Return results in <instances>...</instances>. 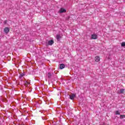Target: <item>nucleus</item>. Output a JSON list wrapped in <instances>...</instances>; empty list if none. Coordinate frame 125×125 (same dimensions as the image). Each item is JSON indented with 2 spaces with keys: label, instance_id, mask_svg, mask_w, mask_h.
<instances>
[{
  "label": "nucleus",
  "instance_id": "1",
  "mask_svg": "<svg viewBox=\"0 0 125 125\" xmlns=\"http://www.w3.org/2000/svg\"><path fill=\"white\" fill-rule=\"evenodd\" d=\"M66 9H64V8H61L59 12V13H65L66 12Z\"/></svg>",
  "mask_w": 125,
  "mask_h": 125
},
{
  "label": "nucleus",
  "instance_id": "2",
  "mask_svg": "<svg viewBox=\"0 0 125 125\" xmlns=\"http://www.w3.org/2000/svg\"><path fill=\"white\" fill-rule=\"evenodd\" d=\"M9 31H10V29H9V28L8 27H5L4 29V33H5V34H8V33H9Z\"/></svg>",
  "mask_w": 125,
  "mask_h": 125
},
{
  "label": "nucleus",
  "instance_id": "3",
  "mask_svg": "<svg viewBox=\"0 0 125 125\" xmlns=\"http://www.w3.org/2000/svg\"><path fill=\"white\" fill-rule=\"evenodd\" d=\"M76 97V94H72L71 95H69V98L71 100H73L74 98Z\"/></svg>",
  "mask_w": 125,
  "mask_h": 125
},
{
  "label": "nucleus",
  "instance_id": "4",
  "mask_svg": "<svg viewBox=\"0 0 125 125\" xmlns=\"http://www.w3.org/2000/svg\"><path fill=\"white\" fill-rule=\"evenodd\" d=\"M91 38L93 40H97V35L96 34H93L91 36Z\"/></svg>",
  "mask_w": 125,
  "mask_h": 125
},
{
  "label": "nucleus",
  "instance_id": "5",
  "mask_svg": "<svg viewBox=\"0 0 125 125\" xmlns=\"http://www.w3.org/2000/svg\"><path fill=\"white\" fill-rule=\"evenodd\" d=\"M95 62H99V61H100V57H99V56L95 57Z\"/></svg>",
  "mask_w": 125,
  "mask_h": 125
},
{
  "label": "nucleus",
  "instance_id": "6",
  "mask_svg": "<svg viewBox=\"0 0 125 125\" xmlns=\"http://www.w3.org/2000/svg\"><path fill=\"white\" fill-rule=\"evenodd\" d=\"M28 84H30V80L25 81L24 85L27 86Z\"/></svg>",
  "mask_w": 125,
  "mask_h": 125
},
{
  "label": "nucleus",
  "instance_id": "7",
  "mask_svg": "<svg viewBox=\"0 0 125 125\" xmlns=\"http://www.w3.org/2000/svg\"><path fill=\"white\" fill-rule=\"evenodd\" d=\"M53 43H54V41H53V40H50L48 41L49 45H52Z\"/></svg>",
  "mask_w": 125,
  "mask_h": 125
},
{
  "label": "nucleus",
  "instance_id": "8",
  "mask_svg": "<svg viewBox=\"0 0 125 125\" xmlns=\"http://www.w3.org/2000/svg\"><path fill=\"white\" fill-rule=\"evenodd\" d=\"M64 68H65V64L63 63H61L60 64V68L64 69Z\"/></svg>",
  "mask_w": 125,
  "mask_h": 125
},
{
  "label": "nucleus",
  "instance_id": "9",
  "mask_svg": "<svg viewBox=\"0 0 125 125\" xmlns=\"http://www.w3.org/2000/svg\"><path fill=\"white\" fill-rule=\"evenodd\" d=\"M23 77H25V73H21L20 75L19 78H23Z\"/></svg>",
  "mask_w": 125,
  "mask_h": 125
},
{
  "label": "nucleus",
  "instance_id": "10",
  "mask_svg": "<svg viewBox=\"0 0 125 125\" xmlns=\"http://www.w3.org/2000/svg\"><path fill=\"white\" fill-rule=\"evenodd\" d=\"M56 39L57 41H59L61 39V36L60 35H57L56 36Z\"/></svg>",
  "mask_w": 125,
  "mask_h": 125
},
{
  "label": "nucleus",
  "instance_id": "11",
  "mask_svg": "<svg viewBox=\"0 0 125 125\" xmlns=\"http://www.w3.org/2000/svg\"><path fill=\"white\" fill-rule=\"evenodd\" d=\"M120 92V93H124V92H125V89H121Z\"/></svg>",
  "mask_w": 125,
  "mask_h": 125
},
{
  "label": "nucleus",
  "instance_id": "12",
  "mask_svg": "<svg viewBox=\"0 0 125 125\" xmlns=\"http://www.w3.org/2000/svg\"><path fill=\"white\" fill-rule=\"evenodd\" d=\"M47 76H48V78H51V73H48Z\"/></svg>",
  "mask_w": 125,
  "mask_h": 125
},
{
  "label": "nucleus",
  "instance_id": "13",
  "mask_svg": "<svg viewBox=\"0 0 125 125\" xmlns=\"http://www.w3.org/2000/svg\"><path fill=\"white\" fill-rule=\"evenodd\" d=\"M121 113H120V112H119V111H116L115 112V115H120Z\"/></svg>",
  "mask_w": 125,
  "mask_h": 125
},
{
  "label": "nucleus",
  "instance_id": "14",
  "mask_svg": "<svg viewBox=\"0 0 125 125\" xmlns=\"http://www.w3.org/2000/svg\"><path fill=\"white\" fill-rule=\"evenodd\" d=\"M122 46H125V42H123L121 44Z\"/></svg>",
  "mask_w": 125,
  "mask_h": 125
},
{
  "label": "nucleus",
  "instance_id": "15",
  "mask_svg": "<svg viewBox=\"0 0 125 125\" xmlns=\"http://www.w3.org/2000/svg\"><path fill=\"white\" fill-rule=\"evenodd\" d=\"M120 118L121 119H123V118H125V115H120Z\"/></svg>",
  "mask_w": 125,
  "mask_h": 125
},
{
  "label": "nucleus",
  "instance_id": "16",
  "mask_svg": "<svg viewBox=\"0 0 125 125\" xmlns=\"http://www.w3.org/2000/svg\"><path fill=\"white\" fill-rule=\"evenodd\" d=\"M4 23V24H6V23H7V21H5Z\"/></svg>",
  "mask_w": 125,
  "mask_h": 125
}]
</instances>
